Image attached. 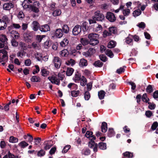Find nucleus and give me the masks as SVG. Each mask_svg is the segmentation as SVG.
<instances>
[{
  "label": "nucleus",
  "instance_id": "30",
  "mask_svg": "<svg viewBox=\"0 0 158 158\" xmlns=\"http://www.w3.org/2000/svg\"><path fill=\"white\" fill-rule=\"evenodd\" d=\"M99 148L102 150H105L106 148V143L100 142L98 143Z\"/></svg>",
  "mask_w": 158,
  "mask_h": 158
},
{
  "label": "nucleus",
  "instance_id": "22",
  "mask_svg": "<svg viewBox=\"0 0 158 158\" xmlns=\"http://www.w3.org/2000/svg\"><path fill=\"white\" fill-rule=\"evenodd\" d=\"M88 63L87 60L84 59H81L80 60L79 62V65L81 67H83L84 66H86L87 65Z\"/></svg>",
  "mask_w": 158,
  "mask_h": 158
},
{
  "label": "nucleus",
  "instance_id": "28",
  "mask_svg": "<svg viewBox=\"0 0 158 158\" xmlns=\"http://www.w3.org/2000/svg\"><path fill=\"white\" fill-rule=\"evenodd\" d=\"M109 31L111 33V34H115L117 33V28L115 27H110L109 28Z\"/></svg>",
  "mask_w": 158,
  "mask_h": 158
},
{
  "label": "nucleus",
  "instance_id": "54",
  "mask_svg": "<svg viewBox=\"0 0 158 158\" xmlns=\"http://www.w3.org/2000/svg\"><path fill=\"white\" fill-rule=\"evenodd\" d=\"M137 26L140 28H141L143 29L144 28L146 27L145 24L143 22H141L139 23L137 25Z\"/></svg>",
  "mask_w": 158,
  "mask_h": 158
},
{
  "label": "nucleus",
  "instance_id": "29",
  "mask_svg": "<svg viewBox=\"0 0 158 158\" xmlns=\"http://www.w3.org/2000/svg\"><path fill=\"white\" fill-rule=\"evenodd\" d=\"M74 69L71 68H68L66 72V74L67 76H71L72 75L74 72Z\"/></svg>",
  "mask_w": 158,
  "mask_h": 158
},
{
  "label": "nucleus",
  "instance_id": "60",
  "mask_svg": "<svg viewBox=\"0 0 158 158\" xmlns=\"http://www.w3.org/2000/svg\"><path fill=\"white\" fill-rule=\"evenodd\" d=\"M128 84H129L131 85V89L132 90H135L136 87V85L133 82L131 81L128 82Z\"/></svg>",
  "mask_w": 158,
  "mask_h": 158
},
{
  "label": "nucleus",
  "instance_id": "3",
  "mask_svg": "<svg viewBox=\"0 0 158 158\" xmlns=\"http://www.w3.org/2000/svg\"><path fill=\"white\" fill-rule=\"evenodd\" d=\"M8 19V17L6 15L3 16L2 19H0V31L6 29L7 26L6 21Z\"/></svg>",
  "mask_w": 158,
  "mask_h": 158
},
{
  "label": "nucleus",
  "instance_id": "42",
  "mask_svg": "<svg viewBox=\"0 0 158 158\" xmlns=\"http://www.w3.org/2000/svg\"><path fill=\"white\" fill-rule=\"evenodd\" d=\"M90 97V95L88 91H86L84 93V98L85 100H88Z\"/></svg>",
  "mask_w": 158,
  "mask_h": 158
},
{
  "label": "nucleus",
  "instance_id": "50",
  "mask_svg": "<svg viewBox=\"0 0 158 158\" xmlns=\"http://www.w3.org/2000/svg\"><path fill=\"white\" fill-rule=\"evenodd\" d=\"M102 29V26L100 24H98V26L94 28V31L95 32H97L98 31H101Z\"/></svg>",
  "mask_w": 158,
  "mask_h": 158
},
{
  "label": "nucleus",
  "instance_id": "12",
  "mask_svg": "<svg viewBox=\"0 0 158 158\" xmlns=\"http://www.w3.org/2000/svg\"><path fill=\"white\" fill-rule=\"evenodd\" d=\"M20 51H21L24 54H26L25 50L26 49V44L23 42H20L19 44Z\"/></svg>",
  "mask_w": 158,
  "mask_h": 158
},
{
  "label": "nucleus",
  "instance_id": "17",
  "mask_svg": "<svg viewBox=\"0 0 158 158\" xmlns=\"http://www.w3.org/2000/svg\"><path fill=\"white\" fill-rule=\"evenodd\" d=\"M91 151L89 148H87L83 149L81 152L82 155L85 156H88L90 154Z\"/></svg>",
  "mask_w": 158,
  "mask_h": 158
},
{
  "label": "nucleus",
  "instance_id": "40",
  "mask_svg": "<svg viewBox=\"0 0 158 158\" xmlns=\"http://www.w3.org/2000/svg\"><path fill=\"white\" fill-rule=\"evenodd\" d=\"M18 139L16 137L11 136L10 138L9 142L10 143H15L18 142Z\"/></svg>",
  "mask_w": 158,
  "mask_h": 158
},
{
  "label": "nucleus",
  "instance_id": "33",
  "mask_svg": "<svg viewBox=\"0 0 158 158\" xmlns=\"http://www.w3.org/2000/svg\"><path fill=\"white\" fill-rule=\"evenodd\" d=\"M41 72L42 76L44 77L47 76L49 73V71H47L46 69L44 68L41 69Z\"/></svg>",
  "mask_w": 158,
  "mask_h": 158
},
{
  "label": "nucleus",
  "instance_id": "8",
  "mask_svg": "<svg viewBox=\"0 0 158 158\" xmlns=\"http://www.w3.org/2000/svg\"><path fill=\"white\" fill-rule=\"evenodd\" d=\"M81 31V27L79 25H76L73 28V33L74 35H78Z\"/></svg>",
  "mask_w": 158,
  "mask_h": 158
},
{
  "label": "nucleus",
  "instance_id": "25",
  "mask_svg": "<svg viewBox=\"0 0 158 158\" xmlns=\"http://www.w3.org/2000/svg\"><path fill=\"white\" fill-rule=\"evenodd\" d=\"M69 43L68 40L66 38H64L60 43L61 46L64 47L67 45Z\"/></svg>",
  "mask_w": 158,
  "mask_h": 158
},
{
  "label": "nucleus",
  "instance_id": "44",
  "mask_svg": "<svg viewBox=\"0 0 158 158\" xmlns=\"http://www.w3.org/2000/svg\"><path fill=\"white\" fill-rule=\"evenodd\" d=\"M46 36L45 35H37L36 36V40L39 42L41 41Z\"/></svg>",
  "mask_w": 158,
  "mask_h": 158
},
{
  "label": "nucleus",
  "instance_id": "45",
  "mask_svg": "<svg viewBox=\"0 0 158 158\" xmlns=\"http://www.w3.org/2000/svg\"><path fill=\"white\" fill-rule=\"evenodd\" d=\"M45 154V152L43 149L39 151L37 153V156H38L41 157L44 156Z\"/></svg>",
  "mask_w": 158,
  "mask_h": 158
},
{
  "label": "nucleus",
  "instance_id": "64",
  "mask_svg": "<svg viewBox=\"0 0 158 158\" xmlns=\"http://www.w3.org/2000/svg\"><path fill=\"white\" fill-rule=\"evenodd\" d=\"M153 97L155 99L158 98V90H156L154 92Z\"/></svg>",
  "mask_w": 158,
  "mask_h": 158
},
{
  "label": "nucleus",
  "instance_id": "56",
  "mask_svg": "<svg viewBox=\"0 0 158 158\" xmlns=\"http://www.w3.org/2000/svg\"><path fill=\"white\" fill-rule=\"evenodd\" d=\"M145 115L148 118H150L153 115L152 112L150 110L146 111L145 113Z\"/></svg>",
  "mask_w": 158,
  "mask_h": 158
},
{
  "label": "nucleus",
  "instance_id": "24",
  "mask_svg": "<svg viewBox=\"0 0 158 158\" xmlns=\"http://www.w3.org/2000/svg\"><path fill=\"white\" fill-rule=\"evenodd\" d=\"M105 94V92L103 90H101L98 92V95L99 99L100 100L103 99L104 98Z\"/></svg>",
  "mask_w": 158,
  "mask_h": 158
},
{
  "label": "nucleus",
  "instance_id": "1",
  "mask_svg": "<svg viewBox=\"0 0 158 158\" xmlns=\"http://www.w3.org/2000/svg\"><path fill=\"white\" fill-rule=\"evenodd\" d=\"M105 19L104 15L100 10H97L94 13L92 19H89V22L90 24L96 23V21L102 22Z\"/></svg>",
  "mask_w": 158,
  "mask_h": 158
},
{
  "label": "nucleus",
  "instance_id": "4",
  "mask_svg": "<svg viewBox=\"0 0 158 158\" xmlns=\"http://www.w3.org/2000/svg\"><path fill=\"white\" fill-rule=\"evenodd\" d=\"M40 5L39 2H35L33 3L32 5H30V8L31 10V11L33 12L38 13L40 11L39 9Z\"/></svg>",
  "mask_w": 158,
  "mask_h": 158
},
{
  "label": "nucleus",
  "instance_id": "20",
  "mask_svg": "<svg viewBox=\"0 0 158 158\" xmlns=\"http://www.w3.org/2000/svg\"><path fill=\"white\" fill-rule=\"evenodd\" d=\"M115 132L113 128H109L107 133V135L109 137H111L114 135Z\"/></svg>",
  "mask_w": 158,
  "mask_h": 158
},
{
  "label": "nucleus",
  "instance_id": "13",
  "mask_svg": "<svg viewBox=\"0 0 158 158\" xmlns=\"http://www.w3.org/2000/svg\"><path fill=\"white\" fill-rule=\"evenodd\" d=\"M14 7L13 4L11 3H4L3 6V9L9 10Z\"/></svg>",
  "mask_w": 158,
  "mask_h": 158
},
{
  "label": "nucleus",
  "instance_id": "6",
  "mask_svg": "<svg viewBox=\"0 0 158 158\" xmlns=\"http://www.w3.org/2000/svg\"><path fill=\"white\" fill-rule=\"evenodd\" d=\"M23 36L26 41L27 42H31L32 41L33 35L31 32H26L24 33Z\"/></svg>",
  "mask_w": 158,
  "mask_h": 158
},
{
  "label": "nucleus",
  "instance_id": "41",
  "mask_svg": "<svg viewBox=\"0 0 158 158\" xmlns=\"http://www.w3.org/2000/svg\"><path fill=\"white\" fill-rule=\"evenodd\" d=\"M146 91L149 93H151L153 91V88L152 85H148L146 89Z\"/></svg>",
  "mask_w": 158,
  "mask_h": 158
},
{
  "label": "nucleus",
  "instance_id": "21",
  "mask_svg": "<svg viewBox=\"0 0 158 158\" xmlns=\"http://www.w3.org/2000/svg\"><path fill=\"white\" fill-rule=\"evenodd\" d=\"M31 81L33 82H40L41 81V78L39 76H33L31 78Z\"/></svg>",
  "mask_w": 158,
  "mask_h": 158
},
{
  "label": "nucleus",
  "instance_id": "59",
  "mask_svg": "<svg viewBox=\"0 0 158 158\" xmlns=\"http://www.w3.org/2000/svg\"><path fill=\"white\" fill-rule=\"evenodd\" d=\"M130 12V10L129 9H126L123 10V14L124 16H127L129 15Z\"/></svg>",
  "mask_w": 158,
  "mask_h": 158
},
{
  "label": "nucleus",
  "instance_id": "55",
  "mask_svg": "<svg viewBox=\"0 0 158 158\" xmlns=\"http://www.w3.org/2000/svg\"><path fill=\"white\" fill-rule=\"evenodd\" d=\"M96 143L94 141L91 140L89 143V146L90 148H92L94 147V146L95 145Z\"/></svg>",
  "mask_w": 158,
  "mask_h": 158
},
{
  "label": "nucleus",
  "instance_id": "9",
  "mask_svg": "<svg viewBox=\"0 0 158 158\" xmlns=\"http://www.w3.org/2000/svg\"><path fill=\"white\" fill-rule=\"evenodd\" d=\"M94 49L92 48H89L88 50L86 52H82V55L85 57H91L94 53Z\"/></svg>",
  "mask_w": 158,
  "mask_h": 158
},
{
  "label": "nucleus",
  "instance_id": "32",
  "mask_svg": "<svg viewBox=\"0 0 158 158\" xmlns=\"http://www.w3.org/2000/svg\"><path fill=\"white\" fill-rule=\"evenodd\" d=\"M80 93V91L79 90H73L71 91V94L73 97H76L78 96Z\"/></svg>",
  "mask_w": 158,
  "mask_h": 158
},
{
  "label": "nucleus",
  "instance_id": "52",
  "mask_svg": "<svg viewBox=\"0 0 158 158\" xmlns=\"http://www.w3.org/2000/svg\"><path fill=\"white\" fill-rule=\"evenodd\" d=\"M35 145H38L41 142V138L40 137L35 138L34 139Z\"/></svg>",
  "mask_w": 158,
  "mask_h": 158
},
{
  "label": "nucleus",
  "instance_id": "63",
  "mask_svg": "<svg viewBox=\"0 0 158 158\" xmlns=\"http://www.w3.org/2000/svg\"><path fill=\"white\" fill-rule=\"evenodd\" d=\"M24 63L26 66H29L31 64V61L30 59H27L25 60Z\"/></svg>",
  "mask_w": 158,
  "mask_h": 158
},
{
  "label": "nucleus",
  "instance_id": "39",
  "mask_svg": "<svg viewBox=\"0 0 158 158\" xmlns=\"http://www.w3.org/2000/svg\"><path fill=\"white\" fill-rule=\"evenodd\" d=\"M115 46V42L114 41H111L109 42L107 47L109 48H114Z\"/></svg>",
  "mask_w": 158,
  "mask_h": 158
},
{
  "label": "nucleus",
  "instance_id": "62",
  "mask_svg": "<svg viewBox=\"0 0 158 158\" xmlns=\"http://www.w3.org/2000/svg\"><path fill=\"white\" fill-rule=\"evenodd\" d=\"M103 36L105 37L107 36H111L112 35L111 33L110 32H108L106 30H105L103 32Z\"/></svg>",
  "mask_w": 158,
  "mask_h": 158
},
{
  "label": "nucleus",
  "instance_id": "5",
  "mask_svg": "<svg viewBox=\"0 0 158 158\" xmlns=\"http://www.w3.org/2000/svg\"><path fill=\"white\" fill-rule=\"evenodd\" d=\"M106 18L110 22H114L116 20V17L114 14L111 12L107 13Z\"/></svg>",
  "mask_w": 158,
  "mask_h": 158
},
{
  "label": "nucleus",
  "instance_id": "31",
  "mask_svg": "<svg viewBox=\"0 0 158 158\" xmlns=\"http://www.w3.org/2000/svg\"><path fill=\"white\" fill-rule=\"evenodd\" d=\"M28 145V144L25 141H21L19 144V145L22 148H24Z\"/></svg>",
  "mask_w": 158,
  "mask_h": 158
},
{
  "label": "nucleus",
  "instance_id": "26",
  "mask_svg": "<svg viewBox=\"0 0 158 158\" xmlns=\"http://www.w3.org/2000/svg\"><path fill=\"white\" fill-rule=\"evenodd\" d=\"M88 23L86 22H84L82 23L81 25V28H82V30L84 32L86 31H87L88 29V27L87 26Z\"/></svg>",
  "mask_w": 158,
  "mask_h": 158
},
{
  "label": "nucleus",
  "instance_id": "35",
  "mask_svg": "<svg viewBox=\"0 0 158 158\" xmlns=\"http://www.w3.org/2000/svg\"><path fill=\"white\" fill-rule=\"evenodd\" d=\"M142 13L141 11L139 9L136 10L133 12V15L134 17L140 15Z\"/></svg>",
  "mask_w": 158,
  "mask_h": 158
},
{
  "label": "nucleus",
  "instance_id": "38",
  "mask_svg": "<svg viewBox=\"0 0 158 158\" xmlns=\"http://www.w3.org/2000/svg\"><path fill=\"white\" fill-rule=\"evenodd\" d=\"M70 148L71 146L70 145H68L64 146L62 150V153H66L70 149Z\"/></svg>",
  "mask_w": 158,
  "mask_h": 158
},
{
  "label": "nucleus",
  "instance_id": "48",
  "mask_svg": "<svg viewBox=\"0 0 158 158\" xmlns=\"http://www.w3.org/2000/svg\"><path fill=\"white\" fill-rule=\"evenodd\" d=\"M68 51L67 50L64 49L61 51L60 54L62 56L66 57L68 55Z\"/></svg>",
  "mask_w": 158,
  "mask_h": 158
},
{
  "label": "nucleus",
  "instance_id": "58",
  "mask_svg": "<svg viewBox=\"0 0 158 158\" xmlns=\"http://www.w3.org/2000/svg\"><path fill=\"white\" fill-rule=\"evenodd\" d=\"M93 134V132L92 131H87L85 134V136L87 138H89Z\"/></svg>",
  "mask_w": 158,
  "mask_h": 158
},
{
  "label": "nucleus",
  "instance_id": "57",
  "mask_svg": "<svg viewBox=\"0 0 158 158\" xmlns=\"http://www.w3.org/2000/svg\"><path fill=\"white\" fill-rule=\"evenodd\" d=\"M52 44V41L49 40H47L44 43V45L48 47H50L51 46Z\"/></svg>",
  "mask_w": 158,
  "mask_h": 158
},
{
  "label": "nucleus",
  "instance_id": "14",
  "mask_svg": "<svg viewBox=\"0 0 158 158\" xmlns=\"http://www.w3.org/2000/svg\"><path fill=\"white\" fill-rule=\"evenodd\" d=\"M33 25L32 29L34 31H37L40 29V25L38 22L36 21H34L32 23Z\"/></svg>",
  "mask_w": 158,
  "mask_h": 158
},
{
  "label": "nucleus",
  "instance_id": "46",
  "mask_svg": "<svg viewBox=\"0 0 158 158\" xmlns=\"http://www.w3.org/2000/svg\"><path fill=\"white\" fill-rule=\"evenodd\" d=\"M158 126V123L157 122H154L152 124L151 129L152 130H155Z\"/></svg>",
  "mask_w": 158,
  "mask_h": 158
},
{
  "label": "nucleus",
  "instance_id": "2",
  "mask_svg": "<svg viewBox=\"0 0 158 158\" xmlns=\"http://www.w3.org/2000/svg\"><path fill=\"white\" fill-rule=\"evenodd\" d=\"M88 37L89 40L90 45L94 46L99 43V35L98 34L90 33L88 35Z\"/></svg>",
  "mask_w": 158,
  "mask_h": 158
},
{
  "label": "nucleus",
  "instance_id": "36",
  "mask_svg": "<svg viewBox=\"0 0 158 158\" xmlns=\"http://www.w3.org/2000/svg\"><path fill=\"white\" fill-rule=\"evenodd\" d=\"M0 53H2L3 54V55H2L3 56V58L6 57L8 58L7 52L5 50V49H2L0 50Z\"/></svg>",
  "mask_w": 158,
  "mask_h": 158
},
{
  "label": "nucleus",
  "instance_id": "10",
  "mask_svg": "<svg viewBox=\"0 0 158 158\" xmlns=\"http://www.w3.org/2000/svg\"><path fill=\"white\" fill-rule=\"evenodd\" d=\"M63 35V33L61 28L56 29L54 33V36L58 38H61Z\"/></svg>",
  "mask_w": 158,
  "mask_h": 158
},
{
  "label": "nucleus",
  "instance_id": "18",
  "mask_svg": "<svg viewBox=\"0 0 158 158\" xmlns=\"http://www.w3.org/2000/svg\"><path fill=\"white\" fill-rule=\"evenodd\" d=\"M7 40L8 39L5 35L2 34L1 35L0 37V41L3 43L6 44L7 43Z\"/></svg>",
  "mask_w": 158,
  "mask_h": 158
},
{
  "label": "nucleus",
  "instance_id": "49",
  "mask_svg": "<svg viewBox=\"0 0 158 158\" xmlns=\"http://www.w3.org/2000/svg\"><path fill=\"white\" fill-rule=\"evenodd\" d=\"M82 77L83 79L81 80L82 81L81 82V85L83 86H84L87 83V80L84 76H82Z\"/></svg>",
  "mask_w": 158,
  "mask_h": 158
},
{
  "label": "nucleus",
  "instance_id": "16",
  "mask_svg": "<svg viewBox=\"0 0 158 158\" xmlns=\"http://www.w3.org/2000/svg\"><path fill=\"white\" fill-rule=\"evenodd\" d=\"M101 131L103 133H105L107 130V125L106 123L103 122L102 123L101 126Z\"/></svg>",
  "mask_w": 158,
  "mask_h": 158
},
{
  "label": "nucleus",
  "instance_id": "37",
  "mask_svg": "<svg viewBox=\"0 0 158 158\" xmlns=\"http://www.w3.org/2000/svg\"><path fill=\"white\" fill-rule=\"evenodd\" d=\"M131 35L129 34L128 36L126 38L125 42L127 44H129L133 41V39L131 38Z\"/></svg>",
  "mask_w": 158,
  "mask_h": 158
},
{
  "label": "nucleus",
  "instance_id": "19",
  "mask_svg": "<svg viewBox=\"0 0 158 158\" xmlns=\"http://www.w3.org/2000/svg\"><path fill=\"white\" fill-rule=\"evenodd\" d=\"M123 157L122 158H124V157H126L127 158H132L133 157V153L130 152H129L127 151L125 152H124L122 154Z\"/></svg>",
  "mask_w": 158,
  "mask_h": 158
},
{
  "label": "nucleus",
  "instance_id": "51",
  "mask_svg": "<svg viewBox=\"0 0 158 158\" xmlns=\"http://www.w3.org/2000/svg\"><path fill=\"white\" fill-rule=\"evenodd\" d=\"M72 86L74 87V89H77L78 86L77 85L74 83H69L68 85V87L69 88L71 89Z\"/></svg>",
  "mask_w": 158,
  "mask_h": 158
},
{
  "label": "nucleus",
  "instance_id": "61",
  "mask_svg": "<svg viewBox=\"0 0 158 158\" xmlns=\"http://www.w3.org/2000/svg\"><path fill=\"white\" fill-rule=\"evenodd\" d=\"M106 54L108 56L110 57H112V56H113V54L111 51L110 50L108 49L106 50Z\"/></svg>",
  "mask_w": 158,
  "mask_h": 158
},
{
  "label": "nucleus",
  "instance_id": "47",
  "mask_svg": "<svg viewBox=\"0 0 158 158\" xmlns=\"http://www.w3.org/2000/svg\"><path fill=\"white\" fill-rule=\"evenodd\" d=\"M12 45L14 47H17L18 46L19 43L15 39H12L11 41Z\"/></svg>",
  "mask_w": 158,
  "mask_h": 158
},
{
  "label": "nucleus",
  "instance_id": "43",
  "mask_svg": "<svg viewBox=\"0 0 158 158\" xmlns=\"http://www.w3.org/2000/svg\"><path fill=\"white\" fill-rule=\"evenodd\" d=\"M75 81H79L81 80V74L77 71L75 74Z\"/></svg>",
  "mask_w": 158,
  "mask_h": 158
},
{
  "label": "nucleus",
  "instance_id": "7",
  "mask_svg": "<svg viewBox=\"0 0 158 158\" xmlns=\"http://www.w3.org/2000/svg\"><path fill=\"white\" fill-rule=\"evenodd\" d=\"M53 61L55 67L59 69L61 64V60L59 57L55 56L54 58Z\"/></svg>",
  "mask_w": 158,
  "mask_h": 158
},
{
  "label": "nucleus",
  "instance_id": "23",
  "mask_svg": "<svg viewBox=\"0 0 158 158\" xmlns=\"http://www.w3.org/2000/svg\"><path fill=\"white\" fill-rule=\"evenodd\" d=\"M103 63L100 60L95 61L93 64V65L96 67L101 68L102 67Z\"/></svg>",
  "mask_w": 158,
  "mask_h": 158
},
{
  "label": "nucleus",
  "instance_id": "34",
  "mask_svg": "<svg viewBox=\"0 0 158 158\" xmlns=\"http://www.w3.org/2000/svg\"><path fill=\"white\" fill-rule=\"evenodd\" d=\"M61 14V10L60 9L56 10L52 12V15L54 16L60 15Z\"/></svg>",
  "mask_w": 158,
  "mask_h": 158
},
{
  "label": "nucleus",
  "instance_id": "15",
  "mask_svg": "<svg viewBox=\"0 0 158 158\" xmlns=\"http://www.w3.org/2000/svg\"><path fill=\"white\" fill-rule=\"evenodd\" d=\"M80 42L83 46H85L89 44H90V42L88 39L85 38H82L80 39Z\"/></svg>",
  "mask_w": 158,
  "mask_h": 158
},
{
  "label": "nucleus",
  "instance_id": "11",
  "mask_svg": "<svg viewBox=\"0 0 158 158\" xmlns=\"http://www.w3.org/2000/svg\"><path fill=\"white\" fill-rule=\"evenodd\" d=\"M50 26L47 24L40 25V30L41 32H46L50 30Z\"/></svg>",
  "mask_w": 158,
  "mask_h": 158
},
{
  "label": "nucleus",
  "instance_id": "27",
  "mask_svg": "<svg viewBox=\"0 0 158 158\" xmlns=\"http://www.w3.org/2000/svg\"><path fill=\"white\" fill-rule=\"evenodd\" d=\"M62 30L63 33L66 34L68 33L69 30V27L67 25L64 24L62 27Z\"/></svg>",
  "mask_w": 158,
  "mask_h": 158
},
{
  "label": "nucleus",
  "instance_id": "53",
  "mask_svg": "<svg viewBox=\"0 0 158 158\" xmlns=\"http://www.w3.org/2000/svg\"><path fill=\"white\" fill-rule=\"evenodd\" d=\"M101 60L105 62L107 60V57L104 55L102 54L99 56Z\"/></svg>",
  "mask_w": 158,
  "mask_h": 158
}]
</instances>
